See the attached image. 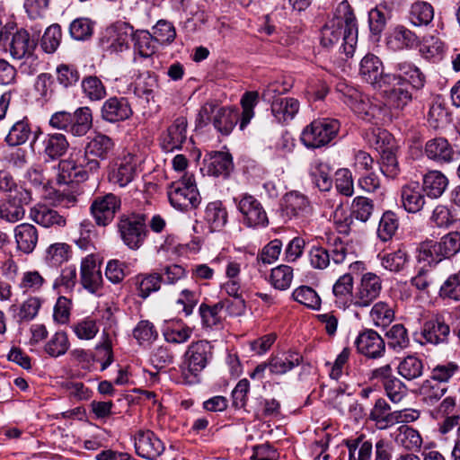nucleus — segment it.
<instances>
[{
    "instance_id": "nucleus-20",
    "label": "nucleus",
    "mask_w": 460,
    "mask_h": 460,
    "mask_svg": "<svg viewBox=\"0 0 460 460\" xmlns=\"http://www.w3.org/2000/svg\"><path fill=\"white\" fill-rule=\"evenodd\" d=\"M101 113L105 121L115 123L128 119L133 111L128 99L111 97L103 102Z\"/></svg>"
},
{
    "instance_id": "nucleus-40",
    "label": "nucleus",
    "mask_w": 460,
    "mask_h": 460,
    "mask_svg": "<svg viewBox=\"0 0 460 460\" xmlns=\"http://www.w3.org/2000/svg\"><path fill=\"white\" fill-rule=\"evenodd\" d=\"M72 115L69 133L75 137H83L87 134L93 126V116L90 108L80 107Z\"/></svg>"
},
{
    "instance_id": "nucleus-35",
    "label": "nucleus",
    "mask_w": 460,
    "mask_h": 460,
    "mask_svg": "<svg viewBox=\"0 0 460 460\" xmlns=\"http://www.w3.org/2000/svg\"><path fill=\"white\" fill-rule=\"evenodd\" d=\"M17 248L24 254H29L36 247L38 232L31 224H21L14 229Z\"/></svg>"
},
{
    "instance_id": "nucleus-17",
    "label": "nucleus",
    "mask_w": 460,
    "mask_h": 460,
    "mask_svg": "<svg viewBox=\"0 0 460 460\" xmlns=\"http://www.w3.org/2000/svg\"><path fill=\"white\" fill-rule=\"evenodd\" d=\"M425 155L437 164H449L460 156V150L455 149L444 137H435L425 145Z\"/></svg>"
},
{
    "instance_id": "nucleus-56",
    "label": "nucleus",
    "mask_w": 460,
    "mask_h": 460,
    "mask_svg": "<svg viewBox=\"0 0 460 460\" xmlns=\"http://www.w3.org/2000/svg\"><path fill=\"white\" fill-rule=\"evenodd\" d=\"M420 394L423 402L428 405H434L447 392L445 385L435 382L434 380H426L420 386Z\"/></svg>"
},
{
    "instance_id": "nucleus-3",
    "label": "nucleus",
    "mask_w": 460,
    "mask_h": 460,
    "mask_svg": "<svg viewBox=\"0 0 460 460\" xmlns=\"http://www.w3.org/2000/svg\"><path fill=\"white\" fill-rule=\"evenodd\" d=\"M340 126V122L334 119H315L304 128L301 141L308 148L324 146L337 136Z\"/></svg>"
},
{
    "instance_id": "nucleus-51",
    "label": "nucleus",
    "mask_w": 460,
    "mask_h": 460,
    "mask_svg": "<svg viewBox=\"0 0 460 460\" xmlns=\"http://www.w3.org/2000/svg\"><path fill=\"white\" fill-rule=\"evenodd\" d=\"M398 373L407 380H413L420 377L423 373V363L416 356H407L398 365Z\"/></svg>"
},
{
    "instance_id": "nucleus-31",
    "label": "nucleus",
    "mask_w": 460,
    "mask_h": 460,
    "mask_svg": "<svg viewBox=\"0 0 460 460\" xmlns=\"http://www.w3.org/2000/svg\"><path fill=\"white\" fill-rule=\"evenodd\" d=\"M305 248H309L308 255L310 259H330L331 255L326 249L315 244L306 246L305 240L301 237H295L288 243L285 251L286 255L287 257L297 259L302 256Z\"/></svg>"
},
{
    "instance_id": "nucleus-32",
    "label": "nucleus",
    "mask_w": 460,
    "mask_h": 460,
    "mask_svg": "<svg viewBox=\"0 0 460 460\" xmlns=\"http://www.w3.org/2000/svg\"><path fill=\"white\" fill-rule=\"evenodd\" d=\"M299 108V102L292 97H284L279 101H275V102L270 105L272 116L281 124L292 120L297 114Z\"/></svg>"
},
{
    "instance_id": "nucleus-24",
    "label": "nucleus",
    "mask_w": 460,
    "mask_h": 460,
    "mask_svg": "<svg viewBox=\"0 0 460 460\" xmlns=\"http://www.w3.org/2000/svg\"><path fill=\"white\" fill-rule=\"evenodd\" d=\"M334 303L339 308L346 309L350 305H355L353 295V278L349 273L341 276L332 287Z\"/></svg>"
},
{
    "instance_id": "nucleus-52",
    "label": "nucleus",
    "mask_w": 460,
    "mask_h": 460,
    "mask_svg": "<svg viewBox=\"0 0 460 460\" xmlns=\"http://www.w3.org/2000/svg\"><path fill=\"white\" fill-rule=\"evenodd\" d=\"M41 303L38 297H29L19 306L13 305V310L15 314L14 317L20 322H29L34 319L40 308Z\"/></svg>"
},
{
    "instance_id": "nucleus-61",
    "label": "nucleus",
    "mask_w": 460,
    "mask_h": 460,
    "mask_svg": "<svg viewBox=\"0 0 460 460\" xmlns=\"http://www.w3.org/2000/svg\"><path fill=\"white\" fill-rule=\"evenodd\" d=\"M293 298L307 306L308 308L317 310L321 305V298L318 294L310 287L301 286L293 291Z\"/></svg>"
},
{
    "instance_id": "nucleus-12",
    "label": "nucleus",
    "mask_w": 460,
    "mask_h": 460,
    "mask_svg": "<svg viewBox=\"0 0 460 460\" xmlns=\"http://www.w3.org/2000/svg\"><path fill=\"white\" fill-rule=\"evenodd\" d=\"M121 200L113 193L96 197L90 208L91 214L99 226H105L114 218L115 214L119 210Z\"/></svg>"
},
{
    "instance_id": "nucleus-1",
    "label": "nucleus",
    "mask_w": 460,
    "mask_h": 460,
    "mask_svg": "<svg viewBox=\"0 0 460 460\" xmlns=\"http://www.w3.org/2000/svg\"><path fill=\"white\" fill-rule=\"evenodd\" d=\"M358 41V25L351 7L347 1L341 2L321 31V43L332 48L341 43L340 50L347 57L353 55Z\"/></svg>"
},
{
    "instance_id": "nucleus-60",
    "label": "nucleus",
    "mask_w": 460,
    "mask_h": 460,
    "mask_svg": "<svg viewBox=\"0 0 460 460\" xmlns=\"http://www.w3.org/2000/svg\"><path fill=\"white\" fill-rule=\"evenodd\" d=\"M398 226V218L394 213L391 211L384 213L377 228L378 237L384 242L390 240L396 233Z\"/></svg>"
},
{
    "instance_id": "nucleus-39",
    "label": "nucleus",
    "mask_w": 460,
    "mask_h": 460,
    "mask_svg": "<svg viewBox=\"0 0 460 460\" xmlns=\"http://www.w3.org/2000/svg\"><path fill=\"white\" fill-rule=\"evenodd\" d=\"M448 184L447 178L439 171H430L423 176L422 190L432 199L439 198Z\"/></svg>"
},
{
    "instance_id": "nucleus-13",
    "label": "nucleus",
    "mask_w": 460,
    "mask_h": 460,
    "mask_svg": "<svg viewBox=\"0 0 460 460\" xmlns=\"http://www.w3.org/2000/svg\"><path fill=\"white\" fill-rule=\"evenodd\" d=\"M243 223L249 227L268 225L267 214L259 200L251 195H244L237 204Z\"/></svg>"
},
{
    "instance_id": "nucleus-7",
    "label": "nucleus",
    "mask_w": 460,
    "mask_h": 460,
    "mask_svg": "<svg viewBox=\"0 0 460 460\" xmlns=\"http://www.w3.org/2000/svg\"><path fill=\"white\" fill-rule=\"evenodd\" d=\"M139 160L132 153L117 157L110 165L108 180L119 188L128 186L137 176Z\"/></svg>"
},
{
    "instance_id": "nucleus-45",
    "label": "nucleus",
    "mask_w": 460,
    "mask_h": 460,
    "mask_svg": "<svg viewBox=\"0 0 460 460\" xmlns=\"http://www.w3.org/2000/svg\"><path fill=\"white\" fill-rule=\"evenodd\" d=\"M349 460H371L373 455V444L365 439L363 435L348 440Z\"/></svg>"
},
{
    "instance_id": "nucleus-44",
    "label": "nucleus",
    "mask_w": 460,
    "mask_h": 460,
    "mask_svg": "<svg viewBox=\"0 0 460 460\" xmlns=\"http://www.w3.org/2000/svg\"><path fill=\"white\" fill-rule=\"evenodd\" d=\"M394 417V411H391L390 405L383 398H379L375 402L374 407L369 413V419L375 421L380 429L393 426Z\"/></svg>"
},
{
    "instance_id": "nucleus-10",
    "label": "nucleus",
    "mask_w": 460,
    "mask_h": 460,
    "mask_svg": "<svg viewBox=\"0 0 460 460\" xmlns=\"http://www.w3.org/2000/svg\"><path fill=\"white\" fill-rule=\"evenodd\" d=\"M383 93L386 104L394 110H402L412 100V95L402 77L386 73L384 77Z\"/></svg>"
},
{
    "instance_id": "nucleus-8",
    "label": "nucleus",
    "mask_w": 460,
    "mask_h": 460,
    "mask_svg": "<svg viewBox=\"0 0 460 460\" xmlns=\"http://www.w3.org/2000/svg\"><path fill=\"white\" fill-rule=\"evenodd\" d=\"M133 34V27L127 22H116L105 29L100 44L103 50L110 53L123 52L129 48V40Z\"/></svg>"
},
{
    "instance_id": "nucleus-38",
    "label": "nucleus",
    "mask_w": 460,
    "mask_h": 460,
    "mask_svg": "<svg viewBox=\"0 0 460 460\" xmlns=\"http://www.w3.org/2000/svg\"><path fill=\"white\" fill-rule=\"evenodd\" d=\"M192 329L180 321L166 322L163 328L164 340L169 343L181 344L190 340Z\"/></svg>"
},
{
    "instance_id": "nucleus-63",
    "label": "nucleus",
    "mask_w": 460,
    "mask_h": 460,
    "mask_svg": "<svg viewBox=\"0 0 460 460\" xmlns=\"http://www.w3.org/2000/svg\"><path fill=\"white\" fill-rule=\"evenodd\" d=\"M81 84L84 93L92 101H99L106 96L105 86L97 76H86Z\"/></svg>"
},
{
    "instance_id": "nucleus-34",
    "label": "nucleus",
    "mask_w": 460,
    "mask_h": 460,
    "mask_svg": "<svg viewBox=\"0 0 460 460\" xmlns=\"http://www.w3.org/2000/svg\"><path fill=\"white\" fill-rule=\"evenodd\" d=\"M421 190L418 182H411L402 187L401 199L406 211L416 213L422 208L425 204V198Z\"/></svg>"
},
{
    "instance_id": "nucleus-6",
    "label": "nucleus",
    "mask_w": 460,
    "mask_h": 460,
    "mask_svg": "<svg viewBox=\"0 0 460 460\" xmlns=\"http://www.w3.org/2000/svg\"><path fill=\"white\" fill-rule=\"evenodd\" d=\"M144 214H131L120 217L119 232L124 243L132 250L138 249L144 243L148 230Z\"/></svg>"
},
{
    "instance_id": "nucleus-62",
    "label": "nucleus",
    "mask_w": 460,
    "mask_h": 460,
    "mask_svg": "<svg viewBox=\"0 0 460 460\" xmlns=\"http://www.w3.org/2000/svg\"><path fill=\"white\" fill-rule=\"evenodd\" d=\"M380 154V170L382 173L391 179L395 178L400 172L397 158L395 156V146Z\"/></svg>"
},
{
    "instance_id": "nucleus-19",
    "label": "nucleus",
    "mask_w": 460,
    "mask_h": 460,
    "mask_svg": "<svg viewBox=\"0 0 460 460\" xmlns=\"http://www.w3.org/2000/svg\"><path fill=\"white\" fill-rule=\"evenodd\" d=\"M188 121L184 117L174 119L172 124L161 136V147L165 152L180 149L187 138Z\"/></svg>"
},
{
    "instance_id": "nucleus-2",
    "label": "nucleus",
    "mask_w": 460,
    "mask_h": 460,
    "mask_svg": "<svg viewBox=\"0 0 460 460\" xmlns=\"http://www.w3.org/2000/svg\"><path fill=\"white\" fill-rule=\"evenodd\" d=\"M212 345L207 341L191 342L183 354L180 366L181 376L186 384L199 382L200 373L212 358Z\"/></svg>"
},
{
    "instance_id": "nucleus-57",
    "label": "nucleus",
    "mask_w": 460,
    "mask_h": 460,
    "mask_svg": "<svg viewBox=\"0 0 460 460\" xmlns=\"http://www.w3.org/2000/svg\"><path fill=\"white\" fill-rule=\"evenodd\" d=\"M259 93L256 91L245 93L241 99L243 112L240 119V129H244L254 117V108L258 103Z\"/></svg>"
},
{
    "instance_id": "nucleus-33",
    "label": "nucleus",
    "mask_w": 460,
    "mask_h": 460,
    "mask_svg": "<svg viewBox=\"0 0 460 460\" xmlns=\"http://www.w3.org/2000/svg\"><path fill=\"white\" fill-rule=\"evenodd\" d=\"M239 111L233 107H219L213 117L215 128L223 135H229L239 120Z\"/></svg>"
},
{
    "instance_id": "nucleus-23",
    "label": "nucleus",
    "mask_w": 460,
    "mask_h": 460,
    "mask_svg": "<svg viewBox=\"0 0 460 460\" xmlns=\"http://www.w3.org/2000/svg\"><path fill=\"white\" fill-rule=\"evenodd\" d=\"M114 149L115 142L111 137L97 133L94 137L89 138L84 148V156H93V159L105 160L112 155Z\"/></svg>"
},
{
    "instance_id": "nucleus-27",
    "label": "nucleus",
    "mask_w": 460,
    "mask_h": 460,
    "mask_svg": "<svg viewBox=\"0 0 460 460\" xmlns=\"http://www.w3.org/2000/svg\"><path fill=\"white\" fill-rule=\"evenodd\" d=\"M30 216L35 223L47 228L52 226L63 227L66 224L64 216L46 205L35 206L31 209Z\"/></svg>"
},
{
    "instance_id": "nucleus-37",
    "label": "nucleus",
    "mask_w": 460,
    "mask_h": 460,
    "mask_svg": "<svg viewBox=\"0 0 460 460\" xmlns=\"http://www.w3.org/2000/svg\"><path fill=\"white\" fill-rule=\"evenodd\" d=\"M160 250L165 252L168 256L190 257L199 252L200 244L196 241L181 244L175 237L168 236L160 246Z\"/></svg>"
},
{
    "instance_id": "nucleus-25",
    "label": "nucleus",
    "mask_w": 460,
    "mask_h": 460,
    "mask_svg": "<svg viewBox=\"0 0 460 460\" xmlns=\"http://www.w3.org/2000/svg\"><path fill=\"white\" fill-rule=\"evenodd\" d=\"M36 42L25 30L16 31L10 43V54L15 59L32 58Z\"/></svg>"
},
{
    "instance_id": "nucleus-22",
    "label": "nucleus",
    "mask_w": 460,
    "mask_h": 460,
    "mask_svg": "<svg viewBox=\"0 0 460 460\" xmlns=\"http://www.w3.org/2000/svg\"><path fill=\"white\" fill-rule=\"evenodd\" d=\"M381 291L380 279L373 273L365 274L355 294V305L366 307L379 296Z\"/></svg>"
},
{
    "instance_id": "nucleus-28",
    "label": "nucleus",
    "mask_w": 460,
    "mask_h": 460,
    "mask_svg": "<svg viewBox=\"0 0 460 460\" xmlns=\"http://www.w3.org/2000/svg\"><path fill=\"white\" fill-rule=\"evenodd\" d=\"M41 145L43 154L51 160H56L64 155L69 146L66 136L61 133L42 135Z\"/></svg>"
},
{
    "instance_id": "nucleus-4",
    "label": "nucleus",
    "mask_w": 460,
    "mask_h": 460,
    "mask_svg": "<svg viewBox=\"0 0 460 460\" xmlns=\"http://www.w3.org/2000/svg\"><path fill=\"white\" fill-rule=\"evenodd\" d=\"M167 194L171 205L181 211L196 208L201 200L192 175H185L171 183Z\"/></svg>"
},
{
    "instance_id": "nucleus-21",
    "label": "nucleus",
    "mask_w": 460,
    "mask_h": 460,
    "mask_svg": "<svg viewBox=\"0 0 460 460\" xmlns=\"http://www.w3.org/2000/svg\"><path fill=\"white\" fill-rule=\"evenodd\" d=\"M359 75L364 81L372 84L374 87L383 88L384 73L383 63L374 54H367L360 61Z\"/></svg>"
},
{
    "instance_id": "nucleus-15",
    "label": "nucleus",
    "mask_w": 460,
    "mask_h": 460,
    "mask_svg": "<svg viewBox=\"0 0 460 460\" xmlns=\"http://www.w3.org/2000/svg\"><path fill=\"white\" fill-rule=\"evenodd\" d=\"M449 333L450 327L446 323L444 315L437 314L423 323L420 336L424 341L420 342L433 345L445 343L448 340Z\"/></svg>"
},
{
    "instance_id": "nucleus-48",
    "label": "nucleus",
    "mask_w": 460,
    "mask_h": 460,
    "mask_svg": "<svg viewBox=\"0 0 460 460\" xmlns=\"http://www.w3.org/2000/svg\"><path fill=\"white\" fill-rule=\"evenodd\" d=\"M158 89L157 75L151 73L143 74L136 84L135 93L146 102L154 100Z\"/></svg>"
},
{
    "instance_id": "nucleus-58",
    "label": "nucleus",
    "mask_w": 460,
    "mask_h": 460,
    "mask_svg": "<svg viewBox=\"0 0 460 460\" xmlns=\"http://www.w3.org/2000/svg\"><path fill=\"white\" fill-rule=\"evenodd\" d=\"M162 277L159 274L140 275L137 279L138 296L146 298L151 293L160 289Z\"/></svg>"
},
{
    "instance_id": "nucleus-18",
    "label": "nucleus",
    "mask_w": 460,
    "mask_h": 460,
    "mask_svg": "<svg viewBox=\"0 0 460 460\" xmlns=\"http://www.w3.org/2000/svg\"><path fill=\"white\" fill-rule=\"evenodd\" d=\"M358 353L376 358L384 355L385 344L382 337L374 330H366L358 334L355 341Z\"/></svg>"
},
{
    "instance_id": "nucleus-64",
    "label": "nucleus",
    "mask_w": 460,
    "mask_h": 460,
    "mask_svg": "<svg viewBox=\"0 0 460 460\" xmlns=\"http://www.w3.org/2000/svg\"><path fill=\"white\" fill-rule=\"evenodd\" d=\"M439 296L442 298L460 300V272L450 275L439 289Z\"/></svg>"
},
{
    "instance_id": "nucleus-9",
    "label": "nucleus",
    "mask_w": 460,
    "mask_h": 460,
    "mask_svg": "<svg viewBox=\"0 0 460 460\" xmlns=\"http://www.w3.org/2000/svg\"><path fill=\"white\" fill-rule=\"evenodd\" d=\"M349 105L362 119L378 124L388 117L387 109L377 100L363 96L358 93L349 95Z\"/></svg>"
},
{
    "instance_id": "nucleus-54",
    "label": "nucleus",
    "mask_w": 460,
    "mask_h": 460,
    "mask_svg": "<svg viewBox=\"0 0 460 460\" xmlns=\"http://www.w3.org/2000/svg\"><path fill=\"white\" fill-rule=\"evenodd\" d=\"M293 279V270L288 265H279L271 270L270 284L279 290L288 289Z\"/></svg>"
},
{
    "instance_id": "nucleus-49",
    "label": "nucleus",
    "mask_w": 460,
    "mask_h": 460,
    "mask_svg": "<svg viewBox=\"0 0 460 460\" xmlns=\"http://www.w3.org/2000/svg\"><path fill=\"white\" fill-rule=\"evenodd\" d=\"M205 218L213 230L223 227L227 222V212L221 201L217 200L208 204Z\"/></svg>"
},
{
    "instance_id": "nucleus-55",
    "label": "nucleus",
    "mask_w": 460,
    "mask_h": 460,
    "mask_svg": "<svg viewBox=\"0 0 460 460\" xmlns=\"http://www.w3.org/2000/svg\"><path fill=\"white\" fill-rule=\"evenodd\" d=\"M25 215L24 208L13 199L6 198L0 200V219L9 223H15L23 218Z\"/></svg>"
},
{
    "instance_id": "nucleus-30",
    "label": "nucleus",
    "mask_w": 460,
    "mask_h": 460,
    "mask_svg": "<svg viewBox=\"0 0 460 460\" xmlns=\"http://www.w3.org/2000/svg\"><path fill=\"white\" fill-rule=\"evenodd\" d=\"M207 172L213 176L229 175L233 169L232 156L226 152H212L204 159Z\"/></svg>"
},
{
    "instance_id": "nucleus-14",
    "label": "nucleus",
    "mask_w": 460,
    "mask_h": 460,
    "mask_svg": "<svg viewBox=\"0 0 460 460\" xmlns=\"http://www.w3.org/2000/svg\"><path fill=\"white\" fill-rule=\"evenodd\" d=\"M134 441L136 453L147 460H155L164 451V443L151 430H138Z\"/></svg>"
},
{
    "instance_id": "nucleus-11",
    "label": "nucleus",
    "mask_w": 460,
    "mask_h": 460,
    "mask_svg": "<svg viewBox=\"0 0 460 460\" xmlns=\"http://www.w3.org/2000/svg\"><path fill=\"white\" fill-rule=\"evenodd\" d=\"M312 215V207L308 199L297 192L291 191L285 195L281 208L284 220H299L302 224L307 223Z\"/></svg>"
},
{
    "instance_id": "nucleus-16",
    "label": "nucleus",
    "mask_w": 460,
    "mask_h": 460,
    "mask_svg": "<svg viewBox=\"0 0 460 460\" xmlns=\"http://www.w3.org/2000/svg\"><path fill=\"white\" fill-rule=\"evenodd\" d=\"M62 173L66 172L69 181H85L89 172H96L100 169V162L82 155L76 161L64 160L59 164Z\"/></svg>"
},
{
    "instance_id": "nucleus-36",
    "label": "nucleus",
    "mask_w": 460,
    "mask_h": 460,
    "mask_svg": "<svg viewBox=\"0 0 460 460\" xmlns=\"http://www.w3.org/2000/svg\"><path fill=\"white\" fill-rule=\"evenodd\" d=\"M363 137L367 144L379 153L395 146L394 137L387 130L380 128H368Z\"/></svg>"
},
{
    "instance_id": "nucleus-41",
    "label": "nucleus",
    "mask_w": 460,
    "mask_h": 460,
    "mask_svg": "<svg viewBox=\"0 0 460 460\" xmlns=\"http://www.w3.org/2000/svg\"><path fill=\"white\" fill-rule=\"evenodd\" d=\"M131 40L134 44V51L142 58H149L156 50L154 36L146 30H133Z\"/></svg>"
},
{
    "instance_id": "nucleus-47",
    "label": "nucleus",
    "mask_w": 460,
    "mask_h": 460,
    "mask_svg": "<svg viewBox=\"0 0 460 460\" xmlns=\"http://www.w3.org/2000/svg\"><path fill=\"white\" fill-rule=\"evenodd\" d=\"M70 328L76 338L81 341L93 340L100 331L97 320L91 316L78 320Z\"/></svg>"
},
{
    "instance_id": "nucleus-29",
    "label": "nucleus",
    "mask_w": 460,
    "mask_h": 460,
    "mask_svg": "<svg viewBox=\"0 0 460 460\" xmlns=\"http://www.w3.org/2000/svg\"><path fill=\"white\" fill-rule=\"evenodd\" d=\"M312 183L321 191H329L332 187V168L320 159L313 161L309 167Z\"/></svg>"
},
{
    "instance_id": "nucleus-5",
    "label": "nucleus",
    "mask_w": 460,
    "mask_h": 460,
    "mask_svg": "<svg viewBox=\"0 0 460 460\" xmlns=\"http://www.w3.org/2000/svg\"><path fill=\"white\" fill-rule=\"evenodd\" d=\"M417 259H451L460 251V234L451 232L440 242L426 240L415 246Z\"/></svg>"
},
{
    "instance_id": "nucleus-43",
    "label": "nucleus",
    "mask_w": 460,
    "mask_h": 460,
    "mask_svg": "<svg viewBox=\"0 0 460 460\" xmlns=\"http://www.w3.org/2000/svg\"><path fill=\"white\" fill-rule=\"evenodd\" d=\"M396 76H400L406 83V86L411 85L414 89H421L425 84V75L414 65L408 62H400L396 65Z\"/></svg>"
},
{
    "instance_id": "nucleus-46",
    "label": "nucleus",
    "mask_w": 460,
    "mask_h": 460,
    "mask_svg": "<svg viewBox=\"0 0 460 460\" xmlns=\"http://www.w3.org/2000/svg\"><path fill=\"white\" fill-rule=\"evenodd\" d=\"M434 18V9L427 2H416L411 4L408 19L414 26L428 25Z\"/></svg>"
},
{
    "instance_id": "nucleus-26",
    "label": "nucleus",
    "mask_w": 460,
    "mask_h": 460,
    "mask_svg": "<svg viewBox=\"0 0 460 460\" xmlns=\"http://www.w3.org/2000/svg\"><path fill=\"white\" fill-rule=\"evenodd\" d=\"M81 282L83 287L89 292L97 293L102 284L101 272V261H82Z\"/></svg>"
},
{
    "instance_id": "nucleus-42",
    "label": "nucleus",
    "mask_w": 460,
    "mask_h": 460,
    "mask_svg": "<svg viewBox=\"0 0 460 460\" xmlns=\"http://www.w3.org/2000/svg\"><path fill=\"white\" fill-rule=\"evenodd\" d=\"M301 358L298 353L292 351L272 357L269 361L270 371L275 375H284L295 367H297L301 362Z\"/></svg>"
},
{
    "instance_id": "nucleus-53",
    "label": "nucleus",
    "mask_w": 460,
    "mask_h": 460,
    "mask_svg": "<svg viewBox=\"0 0 460 460\" xmlns=\"http://www.w3.org/2000/svg\"><path fill=\"white\" fill-rule=\"evenodd\" d=\"M31 133L28 120L23 119L15 122L5 137L8 145L16 146L24 144Z\"/></svg>"
},
{
    "instance_id": "nucleus-50",
    "label": "nucleus",
    "mask_w": 460,
    "mask_h": 460,
    "mask_svg": "<svg viewBox=\"0 0 460 460\" xmlns=\"http://www.w3.org/2000/svg\"><path fill=\"white\" fill-rule=\"evenodd\" d=\"M70 348V341L66 332L60 331L55 332L44 346V351L53 358H58L66 353Z\"/></svg>"
},
{
    "instance_id": "nucleus-59",
    "label": "nucleus",
    "mask_w": 460,
    "mask_h": 460,
    "mask_svg": "<svg viewBox=\"0 0 460 460\" xmlns=\"http://www.w3.org/2000/svg\"><path fill=\"white\" fill-rule=\"evenodd\" d=\"M370 317L376 326L385 327L393 322L394 312L388 304L378 302L372 307Z\"/></svg>"
}]
</instances>
